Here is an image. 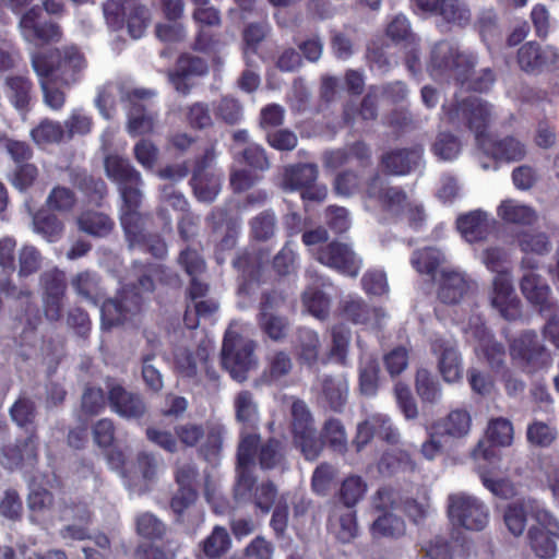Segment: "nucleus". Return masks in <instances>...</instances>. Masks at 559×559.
Instances as JSON below:
<instances>
[{"label": "nucleus", "instance_id": "nucleus-1", "mask_svg": "<svg viewBox=\"0 0 559 559\" xmlns=\"http://www.w3.org/2000/svg\"><path fill=\"white\" fill-rule=\"evenodd\" d=\"M477 62L475 52L461 50L457 45L443 40L432 48L427 70L436 81L453 80L461 87L485 93L493 86L496 74L490 68L475 74Z\"/></svg>", "mask_w": 559, "mask_h": 559}, {"label": "nucleus", "instance_id": "nucleus-2", "mask_svg": "<svg viewBox=\"0 0 559 559\" xmlns=\"http://www.w3.org/2000/svg\"><path fill=\"white\" fill-rule=\"evenodd\" d=\"M31 61L38 78H53L66 86L79 80L86 64L84 55L75 46L34 52Z\"/></svg>", "mask_w": 559, "mask_h": 559}, {"label": "nucleus", "instance_id": "nucleus-3", "mask_svg": "<svg viewBox=\"0 0 559 559\" xmlns=\"http://www.w3.org/2000/svg\"><path fill=\"white\" fill-rule=\"evenodd\" d=\"M442 112L449 124L456 129L465 126L474 132L477 144L488 135L491 119V106L488 102L476 96H467L454 99L449 105L443 104Z\"/></svg>", "mask_w": 559, "mask_h": 559}, {"label": "nucleus", "instance_id": "nucleus-4", "mask_svg": "<svg viewBox=\"0 0 559 559\" xmlns=\"http://www.w3.org/2000/svg\"><path fill=\"white\" fill-rule=\"evenodd\" d=\"M509 353L525 372L533 373L546 368L551 357L534 330H525L509 341Z\"/></svg>", "mask_w": 559, "mask_h": 559}, {"label": "nucleus", "instance_id": "nucleus-5", "mask_svg": "<svg viewBox=\"0 0 559 559\" xmlns=\"http://www.w3.org/2000/svg\"><path fill=\"white\" fill-rule=\"evenodd\" d=\"M255 343L238 334L225 333L222 346V365L233 379L242 382L254 364Z\"/></svg>", "mask_w": 559, "mask_h": 559}, {"label": "nucleus", "instance_id": "nucleus-6", "mask_svg": "<svg viewBox=\"0 0 559 559\" xmlns=\"http://www.w3.org/2000/svg\"><path fill=\"white\" fill-rule=\"evenodd\" d=\"M292 432L294 443L307 460H316L320 455L323 441L318 438L312 415L302 401L292 405Z\"/></svg>", "mask_w": 559, "mask_h": 559}, {"label": "nucleus", "instance_id": "nucleus-7", "mask_svg": "<svg viewBox=\"0 0 559 559\" xmlns=\"http://www.w3.org/2000/svg\"><path fill=\"white\" fill-rule=\"evenodd\" d=\"M215 157V148L212 145L206 147L193 163L190 186L194 197L201 202H213L222 188V175L211 168Z\"/></svg>", "mask_w": 559, "mask_h": 559}, {"label": "nucleus", "instance_id": "nucleus-8", "mask_svg": "<svg viewBox=\"0 0 559 559\" xmlns=\"http://www.w3.org/2000/svg\"><path fill=\"white\" fill-rule=\"evenodd\" d=\"M534 518L538 525L528 528L527 543L536 557L551 559L557 555L559 521L545 509L536 510Z\"/></svg>", "mask_w": 559, "mask_h": 559}, {"label": "nucleus", "instance_id": "nucleus-9", "mask_svg": "<svg viewBox=\"0 0 559 559\" xmlns=\"http://www.w3.org/2000/svg\"><path fill=\"white\" fill-rule=\"evenodd\" d=\"M19 27L25 41L37 47L59 43L62 37L60 25L51 20H43V10L33 5L22 13Z\"/></svg>", "mask_w": 559, "mask_h": 559}, {"label": "nucleus", "instance_id": "nucleus-10", "mask_svg": "<svg viewBox=\"0 0 559 559\" xmlns=\"http://www.w3.org/2000/svg\"><path fill=\"white\" fill-rule=\"evenodd\" d=\"M448 515L454 526L481 531L488 523V510L478 499L465 495L449 497Z\"/></svg>", "mask_w": 559, "mask_h": 559}, {"label": "nucleus", "instance_id": "nucleus-11", "mask_svg": "<svg viewBox=\"0 0 559 559\" xmlns=\"http://www.w3.org/2000/svg\"><path fill=\"white\" fill-rule=\"evenodd\" d=\"M316 260L353 278L358 276L362 267V260L353 248L337 240L320 246L316 251Z\"/></svg>", "mask_w": 559, "mask_h": 559}, {"label": "nucleus", "instance_id": "nucleus-12", "mask_svg": "<svg viewBox=\"0 0 559 559\" xmlns=\"http://www.w3.org/2000/svg\"><path fill=\"white\" fill-rule=\"evenodd\" d=\"M142 295L134 288L122 289L115 298L106 299L100 308L102 322L107 328L118 326L142 310Z\"/></svg>", "mask_w": 559, "mask_h": 559}, {"label": "nucleus", "instance_id": "nucleus-13", "mask_svg": "<svg viewBox=\"0 0 559 559\" xmlns=\"http://www.w3.org/2000/svg\"><path fill=\"white\" fill-rule=\"evenodd\" d=\"M104 166L107 177L117 185L122 202H126L127 194L131 193L136 194V199L143 198L141 174L128 158L119 155H108L105 158Z\"/></svg>", "mask_w": 559, "mask_h": 559}, {"label": "nucleus", "instance_id": "nucleus-14", "mask_svg": "<svg viewBox=\"0 0 559 559\" xmlns=\"http://www.w3.org/2000/svg\"><path fill=\"white\" fill-rule=\"evenodd\" d=\"M39 284L43 289V306L46 318L49 321L60 320L67 290L66 273L57 267L47 270L40 274Z\"/></svg>", "mask_w": 559, "mask_h": 559}, {"label": "nucleus", "instance_id": "nucleus-15", "mask_svg": "<svg viewBox=\"0 0 559 559\" xmlns=\"http://www.w3.org/2000/svg\"><path fill=\"white\" fill-rule=\"evenodd\" d=\"M192 19L198 26L193 48L198 51L209 52L218 44V36L213 28L222 26L221 12L209 4H195Z\"/></svg>", "mask_w": 559, "mask_h": 559}, {"label": "nucleus", "instance_id": "nucleus-16", "mask_svg": "<svg viewBox=\"0 0 559 559\" xmlns=\"http://www.w3.org/2000/svg\"><path fill=\"white\" fill-rule=\"evenodd\" d=\"M518 64L528 74H538L543 71L559 68V52L552 47L542 48L536 41L523 44L516 56Z\"/></svg>", "mask_w": 559, "mask_h": 559}, {"label": "nucleus", "instance_id": "nucleus-17", "mask_svg": "<svg viewBox=\"0 0 559 559\" xmlns=\"http://www.w3.org/2000/svg\"><path fill=\"white\" fill-rule=\"evenodd\" d=\"M106 388L109 406L120 417L140 419L145 415L146 404L140 394L127 391L122 384L111 378L107 379Z\"/></svg>", "mask_w": 559, "mask_h": 559}, {"label": "nucleus", "instance_id": "nucleus-18", "mask_svg": "<svg viewBox=\"0 0 559 559\" xmlns=\"http://www.w3.org/2000/svg\"><path fill=\"white\" fill-rule=\"evenodd\" d=\"M155 93L146 88H133L128 91L124 100L129 103L128 131L132 136L148 134L153 131V117L146 114L144 100L152 98Z\"/></svg>", "mask_w": 559, "mask_h": 559}, {"label": "nucleus", "instance_id": "nucleus-19", "mask_svg": "<svg viewBox=\"0 0 559 559\" xmlns=\"http://www.w3.org/2000/svg\"><path fill=\"white\" fill-rule=\"evenodd\" d=\"M136 194H127V201L120 207V224L124 233L129 248H136L148 234L145 229L146 215L140 212L142 199Z\"/></svg>", "mask_w": 559, "mask_h": 559}, {"label": "nucleus", "instance_id": "nucleus-20", "mask_svg": "<svg viewBox=\"0 0 559 559\" xmlns=\"http://www.w3.org/2000/svg\"><path fill=\"white\" fill-rule=\"evenodd\" d=\"M491 305L507 321L522 317L521 300L516 296L509 274H496L492 281Z\"/></svg>", "mask_w": 559, "mask_h": 559}, {"label": "nucleus", "instance_id": "nucleus-21", "mask_svg": "<svg viewBox=\"0 0 559 559\" xmlns=\"http://www.w3.org/2000/svg\"><path fill=\"white\" fill-rule=\"evenodd\" d=\"M431 352L438 357V369L445 382L453 383L462 379V358L454 341L436 337L431 342Z\"/></svg>", "mask_w": 559, "mask_h": 559}, {"label": "nucleus", "instance_id": "nucleus-22", "mask_svg": "<svg viewBox=\"0 0 559 559\" xmlns=\"http://www.w3.org/2000/svg\"><path fill=\"white\" fill-rule=\"evenodd\" d=\"M500 455L496 454L493 449H485L483 451V460L478 461L476 471L483 485L489 491L497 497L508 498L512 492V486L508 480L498 477L500 474Z\"/></svg>", "mask_w": 559, "mask_h": 559}, {"label": "nucleus", "instance_id": "nucleus-23", "mask_svg": "<svg viewBox=\"0 0 559 559\" xmlns=\"http://www.w3.org/2000/svg\"><path fill=\"white\" fill-rule=\"evenodd\" d=\"M206 223L214 234L224 230V236L219 240L222 250H231L236 247L241 226L239 216L233 214L229 209L214 207L207 215Z\"/></svg>", "mask_w": 559, "mask_h": 559}, {"label": "nucleus", "instance_id": "nucleus-24", "mask_svg": "<svg viewBox=\"0 0 559 559\" xmlns=\"http://www.w3.org/2000/svg\"><path fill=\"white\" fill-rule=\"evenodd\" d=\"M478 146L486 155L499 162H520L526 155L525 144L513 135L493 138L488 134Z\"/></svg>", "mask_w": 559, "mask_h": 559}, {"label": "nucleus", "instance_id": "nucleus-25", "mask_svg": "<svg viewBox=\"0 0 559 559\" xmlns=\"http://www.w3.org/2000/svg\"><path fill=\"white\" fill-rule=\"evenodd\" d=\"M2 465L8 469H15L23 465L33 466L38 459V437L35 432L29 433L24 440L3 445Z\"/></svg>", "mask_w": 559, "mask_h": 559}, {"label": "nucleus", "instance_id": "nucleus-26", "mask_svg": "<svg viewBox=\"0 0 559 559\" xmlns=\"http://www.w3.org/2000/svg\"><path fill=\"white\" fill-rule=\"evenodd\" d=\"M520 288L540 316L559 310L558 304L550 298V287L538 274L530 272L523 275Z\"/></svg>", "mask_w": 559, "mask_h": 559}, {"label": "nucleus", "instance_id": "nucleus-27", "mask_svg": "<svg viewBox=\"0 0 559 559\" xmlns=\"http://www.w3.org/2000/svg\"><path fill=\"white\" fill-rule=\"evenodd\" d=\"M520 288L540 316L559 310L558 304L550 298V287L538 274L530 272L523 275Z\"/></svg>", "mask_w": 559, "mask_h": 559}, {"label": "nucleus", "instance_id": "nucleus-28", "mask_svg": "<svg viewBox=\"0 0 559 559\" xmlns=\"http://www.w3.org/2000/svg\"><path fill=\"white\" fill-rule=\"evenodd\" d=\"M209 71L207 62L198 56L182 53L176 61L174 71L169 74V80L177 92L188 95L191 85L188 80L193 76H201Z\"/></svg>", "mask_w": 559, "mask_h": 559}, {"label": "nucleus", "instance_id": "nucleus-29", "mask_svg": "<svg viewBox=\"0 0 559 559\" xmlns=\"http://www.w3.org/2000/svg\"><path fill=\"white\" fill-rule=\"evenodd\" d=\"M233 267L240 274L241 283L239 293L249 294L253 283L262 281L263 264L261 257L251 250L245 249L237 252L233 260Z\"/></svg>", "mask_w": 559, "mask_h": 559}, {"label": "nucleus", "instance_id": "nucleus-30", "mask_svg": "<svg viewBox=\"0 0 559 559\" xmlns=\"http://www.w3.org/2000/svg\"><path fill=\"white\" fill-rule=\"evenodd\" d=\"M419 155L415 148H394L383 153L380 166L391 176H405L417 165Z\"/></svg>", "mask_w": 559, "mask_h": 559}, {"label": "nucleus", "instance_id": "nucleus-31", "mask_svg": "<svg viewBox=\"0 0 559 559\" xmlns=\"http://www.w3.org/2000/svg\"><path fill=\"white\" fill-rule=\"evenodd\" d=\"M456 228L471 243L485 240L490 228L488 214L481 210L461 214L456 218Z\"/></svg>", "mask_w": 559, "mask_h": 559}, {"label": "nucleus", "instance_id": "nucleus-32", "mask_svg": "<svg viewBox=\"0 0 559 559\" xmlns=\"http://www.w3.org/2000/svg\"><path fill=\"white\" fill-rule=\"evenodd\" d=\"M486 435L489 447H485L481 442L478 443L474 451V455L478 460H483V451L485 449H495V447H508L513 440V425L512 423L503 417L492 418L488 423ZM497 453V451H495Z\"/></svg>", "mask_w": 559, "mask_h": 559}, {"label": "nucleus", "instance_id": "nucleus-33", "mask_svg": "<svg viewBox=\"0 0 559 559\" xmlns=\"http://www.w3.org/2000/svg\"><path fill=\"white\" fill-rule=\"evenodd\" d=\"M377 467L381 475L390 477L400 473H414L416 462L408 451L392 449L383 452Z\"/></svg>", "mask_w": 559, "mask_h": 559}, {"label": "nucleus", "instance_id": "nucleus-34", "mask_svg": "<svg viewBox=\"0 0 559 559\" xmlns=\"http://www.w3.org/2000/svg\"><path fill=\"white\" fill-rule=\"evenodd\" d=\"M329 524L335 527L336 538L343 543H350L358 535L356 511L352 508L334 506L329 515Z\"/></svg>", "mask_w": 559, "mask_h": 559}, {"label": "nucleus", "instance_id": "nucleus-35", "mask_svg": "<svg viewBox=\"0 0 559 559\" xmlns=\"http://www.w3.org/2000/svg\"><path fill=\"white\" fill-rule=\"evenodd\" d=\"M7 97L11 105L21 114L29 111L33 83L22 75H12L5 79Z\"/></svg>", "mask_w": 559, "mask_h": 559}, {"label": "nucleus", "instance_id": "nucleus-36", "mask_svg": "<svg viewBox=\"0 0 559 559\" xmlns=\"http://www.w3.org/2000/svg\"><path fill=\"white\" fill-rule=\"evenodd\" d=\"M471 424L469 413L465 408H456L436 423L433 428L438 435L462 438L468 433Z\"/></svg>", "mask_w": 559, "mask_h": 559}, {"label": "nucleus", "instance_id": "nucleus-37", "mask_svg": "<svg viewBox=\"0 0 559 559\" xmlns=\"http://www.w3.org/2000/svg\"><path fill=\"white\" fill-rule=\"evenodd\" d=\"M469 288L468 282L457 272H443L438 298L448 305H454L461 301Z\"/></svg>", "mask_w": 559, "mask_h": 559}, {"label": "nucleus", "instance_id": "nucleus-38", "mask_svg": "<svg viewBox=\"0 0 559 559\" xmlns=\"http://www.w3.org/2000/svg\"><path fill=\"white\" fill-rule=\"evenodd\" d=\"M498 216L508 224L531 226L537 221L535 210L515 200H504L497 209Z\"/></svg>", "mask_w": 559, "mask_h": 559}, {"label": "nucleus", "instance_id": "nucleus-39", "mask_svg": "<svg viewBox=\"0 0 559 559\" xmlns=\"http://www.w3.org/2000/svg\"><path fill=\"white\" fill-rule=\"evenodd\" d=\"M321 396L331 411L341 413L347 402L348 384L345 380L326 376L322 380Z\"/></svg>", "mask_w": 559, "mask_h": 559}, {"label": "nucleus", "instance_id": "nucleus-40", "mask_svg": "<svg viewBox=\"0 0 559 559\" xmlns=\"http://www.w3.org/2000/svg\"><path fill=\"white\" fill-rule=\"evenodd\" d=\"M340 312L343 318L353 324H367L372 317L383 316L381 308H371L362 298H349L340 306Z\"/></svg>", "mask_w": 559, "mask_h": 559}, {"label": "nucleus", "instance_id": "nucleus-41", "mask_svg": "<svg viewBox=\"0 0 559 559\" xmlns=\"http://www.w3.org/2000/svg\"><path fill=\"white\" fill-rule=\"evenodd\" d=\"M12 421L20 428L26 431L32 430L31 433H36L35 419L37 416V408L35 402L26 394H20L15 402L9 409Z\"/></svg>", "mask_w": 559, "mask_h": 559}, {"label": "nucleus", "instance_id": "nucleus-42", "mask_svg": "<svg viewBox=\"0 0 559 559\" xmlns=\"http://www.w3.org/2000/svg\"><path fill=\"white\" fill-rule=\"evenodd\" d=\"M78 225L82 231L91 236L106 237L112 231L115 222L105 213L85 211L79 216Z\"/></svg>", "mask_w": 559, "mask_h": 559}, {"label": "nucleus", "instance_id": "nucleus-43", "mask_svg": "<svg viewBox=\"0 0 559 559\" xmlns=\"http://www.w3.org/2000/svg\"><path fill=\"white\" fill-rule=\"evenodd\" d=\"M236 420L246 429H255L259 420V412L253 395L250 391H240L234 401Z\"/></svg>", "mask_w": 559, "mask_h": 559}, {"label": "nucleus", "instance_id": "nucleus-44", "mask_svg": "<svg viewBox=\"0 0 559 559\" xmlns=\"http://www.w3.org/2000/svg\"><path fill=\"white\" fill-rule=\"evenodd\" d=\"M320 338L316 331L301 328L297 331V356L300 362L312 366L317 362Z\"/></svg>", "mask_w": 559, "mask_h": 559}, {"label": "nucleus", "instance_id": "nucleus-45", "mask_svg": "<svg viewBox=\"0 0 559 559\" xmlns=\"http://www.w3.org/2000/svg\"><path fill=\"white\" fill-rule=\"evenodd\" d=\"M124 23L127 24L129 35L134 38H141L150 23V12L145 5L138 0H130L127 7Z\"/></svg>", "mask_w": 559, "mask_h": 559}, {"label": "nucleus", "instance_id": "nucleus-46", "mask_svg": "<svg viewBox=\"0 0 559 559\" xmlns=\"http://www.w3.org/2000/svg\"><path fill=\"white\" fill-rule=\"evenodd\" d=\"M34 229L49 242L57 241L63 231V223L56 214L46 210H39L33 216Z\"/></svg>", "mask_w": 559, "mask_h": 559}, {"label": "nucleus", "instance_id": "nucleus-47", "mask_svg": "<svg viewBox=\"0 0 559 559\" xmlns=\"http://www.w3.org/2000/svg\"><path fill=\"white\" fill-rule=\"evenodd\" d=\"M528 503L525 500L509 503L503 512V521L508 531L515 537L521 536L527 524Z\"/></svg>", "mask_w": 559, "mask_h": 559}, {"label": "nucleus", "instance_id": "nucleus-48", "mask_svg": "<svg viewBox=\"0 0 559 559\" xmlns=\"http://www.w3.org/2000/svg\"><path fill=\"white\" fill-rule=\"evenodd\" d=\"M332 344L329 356L337 364L346 365L348 348L352 340V332L343 323L334 324L331 329Z\"/></svg>", "mask_w": 559, "mask_h": 559}, {"label": "nucleus", "instance_id": "nucleus-49", "mask_svg": "<svg viewBox=\"0 0 559 559\" xmlns=\"http://www.w3.org/2000/svg\"><path fill=\"white\" fill-rule=\"evenodd\" d=\"M74 185L90 203L96 205L100 204L108 192L107 185L102 178H95L85 173L75 176Z\"/></svg>", "mask_w": 559, "mask_h": 559}, {"label": "nucleus", "instance_id": "nucleus-50", "mask_svg": "<svg viewBox=\"0 0 559 559\" xmlns=\"http://www.w3.org/2000/svg\"><path fill=\"white\" fill-rule=\"evenodd\" d=\"M416 393L423 403L435 404L441 397L439 382L425 368L418 369L415 376Z\"/></svg>", "mask_w": 559, "mask_h": 559}, {"label": "nucleus", "instance_id": "nucleus-51", "mask_svg": "<svg viewBox=\"0 0 559 559\" xmlns=\"http://www.w3.org/2000/svg\"><path fill=\"white\" fill-rule=\"evenodd\" d=\"M230 537L223 526H215L211 534L201 543L203 555L209 559H216L228 551Z\"/></svg>", "mask_w": 559, "mask_h": 559}, {"label": "nucleus", "instance_id": "nucleus-52", "mask_svg": "<svg viewBox=\"0 0 559 559\" xmlns=\"http://www.w3.org/2000/svg\"><path fill=\"white\" fill-rule=\"evenodd\" d=\"M71 284L76 294L86 300L96 304L102 297L99 277L95 272H80L72 278Z\"/></svg>", "mask_w": 559, "mask_h": 559}, {"label": "nucleus", "instance_id": "nucleus-53", "mask_svg": "<svg viewBox=\"0 0 559 559\" xmlns=\"http://www.w3.org/2000/svg\"><path fill=\"white\" fill-rule=\"evenodd\" d=\"M367 490V485L358 475L346 477L340 488L338 497L344 508L354 509L362 499Z\"/></svg>", "mask_w": 559, "mask_h": 559}, {"label": "nucleus", "instance_id": "nucleus-54", "mask_svg": "<svg viewBox=\"0 0 559 559\" xmlns=\"http://www.w3.org/2000/svg\"><path fill=\"white\" fill-rule=\"evenodd\" d=\"M479 349L493 371H499L506 367V347L497 341L492 335L483 337L479 341Z\"/></svg>", "mask_w": 559, "mask_h": 559}, {"label": "nucleus", "instance_id": "nucleus-55", "mask_svg": "<svg viewBox=\"0 0 559 559\" xmlns=\"http://www.w3.org/2000/svg\"><path fill=\"white\" fill-rule=\"evenodd\" d=\"M255 487L257 478L251 467L236 466V481L233 487L234 499L238 503H248L252 499Z\"/></svg>", "mask_w": 559, "mask_h": 559}, {"label": "nucleus", "instance_id": "nucleus-56", "mask_svg": "<svg viewBox=\"0 0 559 559\" xmlns=\"http://www.w3.org/2000/svg\"><path fill=\"white\" fill-rule=\"evenodd\" d=\"M405 522L392 513L379 516L371 526L373 537L399 538L405 534Z\"/></svg>", "mask_w": 559, "mask_h": 559}, {"label": "nucleus", "instance_id": "nucleus-57", "mask_svg": "<svg viewBox=\"0 0 559 559\" xmlns=\"http://www.w3.org/2000/svg\"><path fill=\"white\" fill-rule=\"evenodd\" d=\"M135 527L139 536L148 540H160L166 535V525L153 513L143 512L135 519Z\"/></svg>", "mask_w": 559, "mask_h": 559}, {"label": "nucleus", "instance_id": "nucleus-58", "mask_svg": "<svg viewBox=\"0 0 559 559\" xmlns=\"http://www.w3.org/2000/svg\"><path fill=\"white\" fill-rule=\"evenodd\" d=\"M250 235L254 240H270L276 229V216L272 210H265L252 217L249 222Z\"/></svg>", "mask_w": 559, "mask_h": 559}, {"label": "nucleus", "instance_id": "nucleus-59", "mask_svg": "<svg viewBox=\"0 0 559 559\" xmlns=\"http://www.w3.org/2000/svg\"><path fill=\"white\" fill-rule=\"evenodd\" d=\"M318 178V168L314 164H297L288 168L285 173L286 183L295 190L314 183Z\"/></svg>", "mask_w": 559, "mask_h": 559}, {"label": "nucleus", "instance_id": "nucleus-60", "mask_svg": "<svg viewBox=\"0 0 559 559\" xmlns=\"http://www.w3.org/2000/svg\"><path fill=\"white\" fill-rule=\"evenodd\" d=\"M302 304L306 310L319 320L328 319L330 314V298L328 295L318 289L309 288L302 294Z\"/></svg>", "mask_w": 559, "mask_h": 559}, {"label": "nucleus", "instance_id": "nucleus-61", "mask_svg": "<svg viewBox=\"0 0 559 559\" xmlns=\"http://www.w3.org/2000/svg\"><path fill=\"white\" fill-rule=\"evenodd\" d=\"M258 325L261 331L272 341H283L288 332L289 322L286 317L276 314H258Z\"/></svg>", "mask_w": 559, "mask_h": 559}, {"label": "nucleus", "instance_id": "nucleus-62", "mask_svg": "<svg viewBox=\"0 0 559 559\" xmlns=\"http://www.w3.org/2000/svg\"><path fill=\"white\" fill-rule=\"evenodd\" d=\"M105 392L102 388L87 384L81 396V412L87 417L100 414L106 408Z\"/></svg>", "mask_w": 559, "mask_h": 559}, {"label": "nucleus", "instance_id": "nucleus-63", "mask_svg": "<svg viewBox=\"0 0 559 559\" xmlns=\"http://www.w3.org/2000/svg\"><path fill=\"white\" fill-rule=\"evenodd\" d=\"M63 136L64 130L61 123L49 119L41 120L31 130V138L38 145L58 143Z\"/></svg>", "mask_w": 559, "mask_h": 559}, {"label": "nucleus", "instance_id": "nucleus-64", "mask_svg": "<svg viewBox=\"0 0 559 559\" xmlns=\"http://www.w3.org/2000/svg\"><path fill=\"white\" fill-rule=\"evenodd\" d=\"M177 263L189 277L201 276L206 272L205 259L199 250L190 246L179 252Z\"/></svg>", "mask_w": 559, "mask_h": 559}]
</instances>
